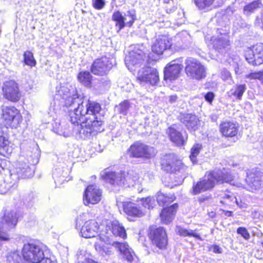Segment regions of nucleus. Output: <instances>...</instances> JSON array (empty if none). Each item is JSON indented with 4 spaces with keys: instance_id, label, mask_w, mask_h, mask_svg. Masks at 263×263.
Masks as SVG:
<instances>
[{
    "instance_id": "44",
    "label": "nucleus",
    "mask_w": 263,
    "mask_h": 263,
    "mask_svg": "<svg viewBox=\"0 0 263 263\" xmlns=\"http://www.w3.org/2000/svg\"><path fill=\"white\" fill-rule=\"evenodd\" d=\"M201 148L202 146L199 144H194L192 147L190 158L193 164H195L197 162V157L199 155Z\"/></svg>"
},
{
    "instance_id": "15",
    "label": "nucleus",
    "mask_w": 263,
    "mask_h": 263,
    "mask_svg": "<svg viewBox=\"0 0 263 263\" xmlns=\"http://www.w3.org/2000/svg\"><path fill=\"white\" fill-rule=\"evenodd\" d=\"M112 67V64L108 58L106 56L97 59L91 66V71L95 75L104 76Z\"/></svg>"
},
{
    "instance_id": "51",
    "label": "nucleus",
    "mask_w": 263,
    "mask_h": 263,
    "mask_svg": "<svg viewBox=\"0 0 263 263\" xmlns=\"http://www.w3.org/2000/svg\"><path fill=\"white\" fill-rule=\"evenodd\" d=\"M0 62L3 65H5L6 63L10 62V59L7 56L5 53H0Z\"/></svg>"
},
{
    "instance_id": "25",
    "label": "nucleus",
    "mask_w": 263,
    "mask_h": 263,
    "mask_svg": "<svg viewBox=\"0 0 263 263\" xmlns=\"http://www.w3.org/2000/svg\"><path fill=\"white\" fill-rule=\"evenodd\" d=\"M172 46L168 38L165 36H159L152 46V51L157 54H161Z\"/></svg>"
},
{
    "instance_id": "3",
    "label": "nucleus",
    "mask_w": 263,
    "mask_h": 263,
    "mask_svg": "<svg viewBox=\"0 0 263 263\" xmlns=\"http://www.w3.org/2000/svg\"><path fill=\"white\" fill-rule=\"evenodd\" d=\"M102 176L106 181L112 185L118 186H134L138 178V175L133 171L127 173L110 172L105 170Z\"/></svg>"
},
{
    "instance_id": "33",
    "label": "nucleus",
    "mask_w": 263,
    "mask_h": 263,
    "mask_svg": "<svg viewBox=\"0 0 263 263\" xmlns=\"http://www.w3.org/2000/svg\"><path fill=\"white\" fill-rule=\"evenodd\" d=\"M111 18L113 21L116 22L115 26L118 28V31L126 26L125 22L124 21V15L120 11H115L112 15Z\"/></svg>"
},
{
    "instance_id": "36",
    "label": "nucleus",
    "mask_w": 263,
    "mask_h": 263,
    "mask_svg": "<svg viewBox=\"0 0 263 263\" xmlns=\"http://www.w3.org/2000/svg\"><path fill=\"white\" fill-rule=\"evenodd\" d=\"M137 19L135 10L134 9L127 11L124 15V21L126 26L130 27Z\"/></svg>"
},
{
    "instance_id": "54",
    "label": "nucleus",
    "mask_w": 263,
    "mask_h": 263,
    "mask_svg": "<svg viewBox=\"0 0 263 263\" xmlns=\"http://www.w3.org/2000/svg\"><path fill=\"white\" fill-rule=\"evenodd\" d=\"M177 100L178 97L176 95H172L168 97V102L171 104L175 103Z\"/></svg>"
},
{
    "instance_id": "16",
    "label": "nucleus",
    "mask_w": 263,
    "mask_h": 263,
    "mask_svg": "<svg viewBox=\"0 0 263 263\" xmlns=\"http://www.w3.org/2000/svg\"><path fill=\"white\" fill-rule=\"evenodd\" d=\"M3 91L4 97L12 102H17L21 98L17 84L14 81L10 80L4 83Z\"/></svg>"
},
{
    "instance_id": "37",
    "label": "nucleus",
    "mask_w": 263,
    "mask_h": 263,
    "mask_svg": "<svg viewBox=\"0 0 263 263\" xmlns=\"http://www.w3.org/2000/svg\"><path fill=\"white\" fill-rule=\"evenodd\" d=\"M90 73L88 71H83L79 73L78 79L79 81L86 87H90L91 84Z\"/></svg>"
},
{
    "instance_id": "59",
    "label": "nucleus",
    "mask_w": 263,
    "mask_h": 263,
    "mask_svg": "<svg viewBox=\"0 0 263 263\" xmlns=\"http://www.w3.org/2000/svg\"><path fill=\"white\" fill-rule=\"evenodd\" d=\"M15 176H16L15 174H11V177H15Z\"/></svg>"
},
{
    "instance_id": "40",
    "label": "nucleus",
    "mask_w": 263,
    "mask_h": 263,
    "mask_svg": "<svg viewBox=\"0 0 263 263\" xmlns=\"http://www.w3.org/2000/svg\"><path fill=\"white\" fill-rule=\"evenodd\" d=\"M215 0H194L196 6L199 10H207L214 3Z\"/></svg>"
},
{
    "instance_id": "57",
    "label": "nucleus",
    "mask_w": 263,
    "mask_h": 263,
    "mask_svg": "<svg viewBox=\"0 0 263 263\" xmlns=\"http://www.w3.org/2000/svg\"><path fill=\"white\" fill-rule=\"evenodd\" d=\"M233 201H234V202L236 203V204H237L238 206H240V207H242V205H241L240 203H239L238 202V200H237V199H236V197H235V198L234 199Z\"/></svg>"
},
{
    "instance_id": "32",
    "label": "nucleus",
    "mask_w": 263,
    "mask_h": 263,
    "mask_svg": "<svg viewBox=\"0 0 263 263\" xmlns=\"http://www.w3.org/2000/svg\"><path fill=\"white\" fill-rule=\"evenodd\" d=\"M175 199V197L173 195L166 196L161 191H159L157 193V201L158 204L160 206H165L166 205H168L173 202Z\"/></svg>"
},
{
    "instance_id": "5",
    "label": "nucleus",
    "mask_w": 263,
    "mask_h": 263,
    "mask_svg": "<svg viewBox=\"0 0 263 263\" xmlns=\"http://www.w3.org/2000/svg\"><path fill=\"white\" fill-rule=\"evenodd\" d=\"M22 255L25 260L32 263H38L45 257L43 246L35 240H30L24 243Z\"/></svg>"
},
{
    "instance_id": "30",
    "label": "nucleus",
    "mask_w": 263,
    "mask_h": 263,
    "mask_svg": "<svg viewBox=\"0 0 263 263\" xmlns=\"http://www.w3.org/2000/svg\"><path fill=\"white\" fill-rule=\"evenodd\" d=\"M123 209L126 214L132 217H141L143 215L142 210L136 203L128 202L123 203Z\"/></svg>"
},
{
    "instance_id": "2",
    "label": "nucleus",
    "mask_w": 263,
    "mask_h": 263,
    "mask_svg": "<svg viewBox=\"0 0 263 263\" xmlns=\"http://www.w3.org/2000/svg\"><path fill=\"white\" fill-rule=\"evenodd\" d=\"M216 182L219 184L226 182L238 187L241 186V183H235L234 177L230 173L225 170H217L209 172L202 180L194 184L192 187L193 193L197 195L211 190L214 187Z\"/></svg>"
},
{
    "instance_id": "1",
    "label": "nucleus",
    "mask_w": 263,
    "mask_h": 263,
    "mask_svg": "<svg viewBox=\"0 0 263 263\" xmlns=\"http://www.w3.org/2000/svg\"><path fill=\"white\" fill-rule=\"evenodd\" d=\"M68 112L70 122L73 124L85 118V121L76 127V135L79 138L90 139L103 130L104 111L99 103L88 100L85 106Z\"/></svg>"
},
{
    "instance_id": "4",
    "label": "nucleus",
    "mask_w": 263,
    "mask_h": 263,
    "mask_svg": "<svg viewBox=\"0 0 263 263\" xmlns=\"http://www.w3.org/2000/svg\"><path fill=\"white\" fill-rule=\"evenodd\" d=\"M56 96L65 100V106L71 108L69 111L71 109L74 110L80 106H85V103L88 101L82 100L83 98L78 96L76 88L68 84L57 87Z\"/></svg>"
},
{
    "instance_id": "42",
    "label": "nucleus",
    "mask_w": 263,
    "mask_h": 263,
    "mask_svg": "<svg viewBox=\"0 0 263 263\" xmlns=\"http://www.w3.org/2000/svg\"><path fill=\"white\" fill-rule=\"evenodd\" d=\"M24 62L25 65L31 67L36 65V62L34 58L33 54L30 51H26L23 54Z\"/></svg>"
},
{
    "instance_id": "24",
    "label": "nucleus",
    "mask_w": 263,
    "mask_h": 263,
    "mask_svg": "<svg viewBox=\"0 0 263 263\" xmlns=\"http://www.w3.org/2000/svg\"><path fill=\"white\" fill-rule=\"evenodd\" d=\"M14 173L17 175L15 178L17 180L32 177L34 174V170L26 162L20 161L15 164Z\"/></svg>"
},
{
    "instance_id": "8",
    "label": "nucleus",
    "mask_w": 263,
    "mask_h": 263,
    "mask_svg": "<svg viewBox=\"0 0 263 263\" xmlns=\"http://www.w3.org/2000/svg\"><path fill=\"white\" fill-rule=\"evenodd\" d=\"M144 50L142 45H137L125 57V63L129 70H135L134 68L140 67L143 63L146 58Z\"/></svg>"
},
{
    "instance_id": "35",
    "label": "nucleus",
    "mask_w": 263,
    "mask_h": 263,
    "mask_svg": "<svg viewBox=\"0 0 263 263\" xmlns=\"http://www.w3.org/2000/svg\"><path fill=\"white\" fill-rule=\"evenodd\" d=\"M130 107V102L128 100H124L115 107V111L123 115H127L128 109Z\"/></svg>"
},
{
    "instance_id": "10",
    "label": "nucleus",
    "mask_w": 263,
    "mask_h": 263,
    "mask_svg": "<svg viewBox=\"0 0 263 263\" xmlns=\"http://www.w3.org/2000/svg\"><path fill=\"white\" fill-rule=\"evenodd\" d=\"M18 215L15 211L6 210L3 216L1 218L0 240H7L9 239L8 235L4 230H10L14 228L17 223Z\"/></svg>"
},
{
    "instance_id": "27",
    "label": "nucleus",
    "mask_w": 263,
    "mask_h": 263,
    "mask_svg": "<svg viewBox=\"0 0 263 263\" xmlns=\"http://www.w3.org/2000/svg\"><path fill=\"white\" fill-rule=\"evenodd\" d=\"M167 133L170 140L177 145H183L187 139V137L183 136L174 125L168 128Z\"/></svg>"
},
{
    "instance_id": "23",
    "label": "nucleus",
    "mask_w": 263,
    "mask_h": 263,
    "mask_svg": "<svg viewBox=\"0 0 263 263\" xmlns=\"http://www.w3.org/2000/svg\"><path fill=\"white\" fill-rule=\"evenodd\" d=\"M99 229L98 222L94 220H90L85 222L81 228L80 233L81 236L84 238H91L97 235Z\"/></svg>"
},
{
    "instance_id": "11",
    "label": "nucleus",
    "mask_w": 263,
    "mask_h": 263,
    "mask_svg": "<svg viewBox=\"0 0 263 263\" xmlns=\"http://www.w3.org/2000/svg\"><path fill=\"white\" fill-rule=\"evenodd\" d=\"M156 153V149L154 147L139 142L132 144L128 151V154L130 157L146 159L154 157Z\"/></svg>"
},
{
    "instance_id": "58",
    "label": "nucleus",
    "mask_w": 263,
    "mask_h": 263,
    "mask_svg": "<svg viewBox=\"0 0 263 263\" xmlns=\"http://www.w3.org/2000/svg\"><path fill=\"white\" fill-rule=\"evenodd\" d=\"M163 2L165 4H170L171 3L173 2V0H163Z\"/></svg>"
},
{
    "instance_id": "55",
    "label": "nucleus",
    "mask_w": 263,
    "mask_h": 263,
    "mask_svg": "<svg viewBox=\"0 0 263 263\" xmlns=\"http://www.w3.org/2000/svg\"><path fill=\"white\" fill-rule=\"evenodd\" d=\"M213 251L215 253H222V249L219 247L218 246L214 245L212 247Z\"/></svg>"
},
{
    "instance_id": "9",
    "label": "nucleus",
    "mask_w": 263,
    "mask_h": 263,
    "mask_svg": "<svg viewBox=\"0 0 263 263\" xmlns=\"http://www.w3.org/2000/svg\"><path fill=\"white\" fill-rule=\"evenodd\" d=\"M112 236H119L122 238L126 237L125 230L118 221L114 220L108 222L104 231H102L99 237L100 240L103 239L104 242L109 241Z\"/></svg>"
},
{
    "instance_id": "47",
    "label": "nucleus",
    "mask_w": 263,
    "mask_h": 263,
    "mask_svg": "<svg viewBox=\"0 0 263 263\" xmlns=\"http://www.w3.org/2000/svg\"><path fill=\"white\" fill-rule=\"evenodd\" d=\"M142 205L148 209H153L156 205V201L153 197H147L141 199Z\"/></svg>"
},
{
    "instance_id": "12",
    "label": "nucleus",
    "mask_w": 263,
    "mask_h": 263,
    "mask_svg": "<svg viewBox=\"0 0 263 263\" xmlns=\"http://www.w3.org/2000/svg\"><path fill=\"white\" fill-rule=\"evenodd\" d=\"M137 79L141 84H149L152 86L157 84L159 80L157 70L151 67H145L140 69Z\"/></svg>"
},
{
    "instance_id": "48",
    "label": "nucleus",
    "mask_w": 263,
    "mask_h": 263,
    "mask_svg": "<svg viewBox=\"0 0 263 263\" xmlns=\"http://www.w3.org/2000/svg\"><path fill=\"white\" fill-rule=\"evenodd\" d=\"M12 183H6L3 178L2 175L0 176V194H4L12 187Z\"/></svg>"
},
{
    "instance_id": "7",
    "label": "nucleus",
    "mask_w": 263,
    "mask_h": 263,
    "mask_svg": "<svg viewBox=\"0 0 263 263\" xmlns=\"http://www.w3.org/2000/svg\"><path fill=\"white\" fill-rule=\"evenodd\" d=\"M185 72L189 77L200 80L206 76L204 66L197 59L188 58L185 61Z\"/></svg>"
},
{
    "instance_id": "14",
    "label": "nucleus",
    "mask_w": 263,
    "mask_h": 263,
    "mask_svg": "<svg viewBox=\"0 0 263 263\" xmlns=\"http://www.w3.org/2000/svg\"><path fill=\"white\" fill-rule=\"evenodd\" d=\"M149 237L153 245L159 249L165 248L167 243V235L165 230L162 227L150 229Z\"/></svg>"
},
{
    "instance_id": "53",
    "label": "nucleus",
    "mask_w": 263,
    "mask_h": 263,
    "mask_svg": "<svg viewBox=\"0 0 263 263\" xmlns=\"http://www.w3.org/2000/svg\"><path fill=\"white\" fill-rule=\"evenodd\" d=\"M263 77V72L260 73H251L248 76V78L251 79H259L260 77Z\"/></svg>"
},
{
    "instance_id": "38",
    "label": "nucleus",
    "mask_w": 263,
    "mask_h": 263,
    "mask_svg": "<svg viewBox=\"0 0 263 263\" xmlns=\"http://www.w3.org/2000/svg\"><path fill=\"white\" fill-rule=\"evenodd\" d=\"M12 152V149L11 146H10L9 141L5 139L3 136H0V153L4 154H11Z\"/></svg>"
},
{
    "instance_id": "56",
    "label": "nucleus",
    "mask_w": 263,
    "mask_h": 263,
    "mask_svg": "<svg viewBox=\"0 0 263 263\" xmlns=\"http://www.w3.org/2000/svg\"><path fill=\"white\" fill-rule=\"evenodd\" d=\"M223 212L226 216L231 217V216H232V215H233V212L231 211L223 210Z\"/></svg>"
},
{
    "instance_id": "19",
    "label": "nucleus",
    "mask_w": 263,
    "mask_h": 263,
    "mask_svg": "<svg viewBox=\"0 0 263 263\" xmlns=\"http://www.w3.org/2000/svg\"><path fill=\"white\" fill-rule=\"evenodd\" d=\"M181 59L172 61L167 64L164 70V78L165 80L170 81L177 79L180 74L183 66L180 64L182 62Z\"/></svg>"
},
{
    "instance_id": "50",
    "label": "nucleus",
    "mask_w": 263,
    "mask_h": 263,
    "mask_svg": "<svg viewBox=\"0 0 263 263\" xmlns=\"http://www.w3.org/2000/svg\"><path fill=\"white\" fill-rule=\"evenodd\" d=\"M237 232L241 235L246 240H248L250 235L247 230L243 227H239L237 229Z\"/></svg>"
},
{
    "instance_id": "41",
    "label": "nucleus",
    "mask_w": 263,
    "mask_h": 263,
    "mask_svg": "<svg viewBox=\"0 0 263 263\" xmlns=\"http://www.w3.org/2000/svg\"><path fill=\"white\" fill-rule=\"evenodd\" d=\"M261 2L260 0H256L252 2L248 5L245 6L243 8V11L247 15H249L253 12L256 9L260 7Z\"/></svg>"
},
{
    "instance_id": "28",
    "label": "nucleus",
    "mask_w": 263,
    "mask_h": 263,
    "mask_svg": "<svg viewBox=\"0 0 263 263\" xmlns=\"http://www.w3.org/2000/svg\"><path fill=\"white\" fill-rule=\"evenodd\" d=\"M238 126L236 123L225 122L220 125V131L226 137H234L238 133Z\"/></svg>"
},
{
    "instance_id": "6",
    "label": "nucleus",
    "mask_w": 263,
    "mask_h": 263,
    "mask_svg": "<svg viewBox=\"0 0 263 263\" xmlns=\"http://www.w3.org/2000/svg\"><path fill=\"white\" fill-rule=\"evenodd\" d=\"M161 163L164 171L175 174L177 172L180 173L181 177L183 179L185 178L187 167L183 165L180 160H178L174 154L164 155L161 158Z\"/></svg>"
},
{
    "instance_id": "17",
    "label": "nucleus",
    "mask_w": 263,
    "mask_h": 263,
    "mask_svg": "<svg viewBox=\"0 0 263 263\" xmlns=\"http://www.w3.org/2000/svg\"><path fill=\"white\" fill-rule=\"evenodd\" d=\"M102 192L96 185H88L85 191L83 202L85 205L90 206L99 202Z\"/></svg>"
},
{
    "instance_id": "26",
    "label": "nucleus",
    "mask_w": 263,
    "mask_h": 263,
    "mask_svg": "<svg viewBox=\"0 0 263 263\" xmlns=\"http://www.w3.org/2000/svg\"><path fill=\"white\" fill-rule=\"evenodd\" d=\"M180 121L189 130L195 131L199 128L200 125V120L195 115L192 114L181 115Z\"/></svg>"
},
{
    "instance_id": "39",
    "label": "nucleus",
    "mask_w": 263,
    "mask_h": 263,
    "mask_svg": "<svg viewBox=\"0 0 263 263\" xmlns=\"http://www.w3.org/2000/svg\"><path fill=\"white\" fill-rule=\"evenodd\" d=\"M176 233L181 236H193L195 238L199 237V235L197 234L195 231L187 230L180 226H177L176 228Z\"/></svg>"
},
{
    "instance_id": "31",
    "label": "nucleus",
    "mask_w": 263,
    "mask_h": 263,
    "mask_svg": "<svg viewBox=\"0 0 263 263\" xmlns=\"http://www.w3.org/2000/svg\"><path fill=\"white\" fill-rule=\"evenodd\" d=\"M68 170L62 167L56 168L53 172V178L56 184H61L67 181Z\"/></svg>"
},
{
    "instance_id": "34",
    "label": "nucleus",
    "mask_w": 263,
    "mask_h": 263,
    "mask_svg": "<svg viewBox=\"0 0 263 263\" xmlns=\"http://www.w3.org/2000/svg\"><path fill=\"white\" fill-rule=\"evenodd\" d=\"M24 258L18 251H14L8 253L7 256V261L8 263H24Z\"/></svg>"
},
{
    "instance_id": "45",
    "label": "nucleus",
    "mask_w": 263,
    "mask_h": 263,
    "mask_svg": "<svg viewBox=\"0 0 263 263\" xmlns=\"http://www.w3.org/2000/svg\"><path fill=\"white\" fill-rule=\"evenodd\" d=\"M235 196H234L233 193L229 192H225L221 195V199L220 203L230 205L233 202Z\"/></svg>"
},
{
    "instance_id": "13",
    "label": "nucleus",
    "mask_w": 263,
    "mask_h": 263,
    "mask_svg": "<svg viewBox=\"0 0 263 263\" xmlns=\"http://www.w3.org/2000/svg\"><path fill=\"white\" fill-rule=\"evenodd\" d=\"M246 60L253 65L263 63V44L259 43L248 48L245 52Z\"/></svg>"
},
{
    "instance_id": "29",
    "label": "nucleus",
    "mask_w": 263,
    "mask_h": 263,
    "mask_svg": "<svg viewBox=\"0 0 263 263\" xmlns=\"http://www.w3.org/2000/svg\"><path fill=\"white\" fill-rule=\"evenodd\" d=\"M178 207V204L175 203L170 206L163 209L160 214V217L163 222L167 224L172 221L176 214Z\"/></svg>"
},
{
    "instance_id": "46",
    "label": "nucleus",
    "mask_w": 263,
    "mask_h": 263,
    "mask_svg": "<svg viewBox=\"0 0 263 263\" xmlns=\"http://www.w3.org/2000/svg\"><path fill=\"white\" fill-rule=\"evenodd\" d=\"M246 89V86L245 84H240L236 85L234 89H232V94L236 96L237 99H241L243 92Z\"/></svg>"
},
{
    "instance_id": "43",
    "label": "nucleus",
    "mask_w": 263,
    "mask_h": 263,
    "mask_svg": "<svg viewBox=\"0 0 263 263\" xmlns=\"http://www.w3.org/2000/svg\"><path fill=\"white\" fill-rule=\"evenodd\" d=\"M103 240L101 242L99 241L96 242L95 244V247L96 250L102 255H110L112 254V251L110 247H108L105 246L104 243H103Z\"/></svg>"
},
{
    "instance_id": "49",
    "label": "nucleus",
    "mask_w": 263,
    "mask_h": 263,
    "mask_svg": "<svg viewBox=\"0 0 263 263\" xmlns=\"http://www.w3.org/2000/svg\"><path fill=\"white\" fill-rule=\"evenodd\" d=\"M93 7L97 10H101L104 8L105 5L104 0H92Z\"/></svg>"
},
{
    "instance_id": "18",
    "label": "nucleus",
    "mask_w": 263,
    "mask_h": 263,
    "mask_svg": "<svg viewBox=\"0 0 263 263\" xmlns=\"http://www.w3.org/2000/svg\"><path fill=\"white\" fill-rule=\"evenodd\" d=\"M2 119L12 127H16L21 121V116L14 107H5L2 109Z\"/></svg>"
},
{
    "instance_id": "20",
    "label": "nucleus",
    "mask_w": 263,
    "mask_h": 263,
    "mask_svg": "<svg viewBox=\"0 0 263 263\" xmlns=\"http://www.w3.org/2000/svg\"><path fill=\"white\" fill-rule=\"evenodd\" d=\"M217 37H212L213 47L219 52H222L230 45L228 32L223 29H218Z\"/></svg>"
},
{
    "instance_id": "22",
    "label": "nucleus",
    "mask_w": 263,
    "mask_h": 263,
    "mask_svg": "<svg viewBox=\"0 0 263 263\" xmlns=\"http://www.w3.org/2000/svg\"><path fill=\"white\" fill-rule=\"evenodd\" d=\"M109 243L117 249L127 261L132 262L133 261L135 256V253L127 243L113 241H109Z\"/></svg>"
},
{
    "instance_id": "21",
    "label": "nucleus",
    "mask_w": 263,
    "mask_h": 263,
    "mask_svg": "<svg viewBox=\"0 0 263 263\" xmlns=\"http://www.w3.org/2000/svg\"><path fill=\"white\" fill-rule=\"evenodd\" d=\"M261 173L256 170H252L250 173H247L246 181L247 183L248 190L253 191L259 189L261 182Z\"/></svg>"
},
{
    "instance_id": "52",
    "label": "nucleus",
    "mask_w": 263,
    "mask_h": 263,
    "mask_svg": "<svg viewBox=\"0 0 263 263\" xmlns=\"http://www.w3.org/2000/svg\"><path fill=\"white\" fill-rule=\"evenodd\" d=\"M214 97L215 95L212 92H209L204 96L205 100L211 104L212 103Z\"/></svg>"
}]
</instances>
